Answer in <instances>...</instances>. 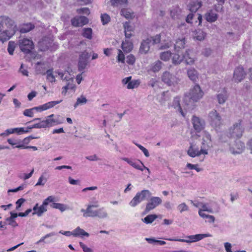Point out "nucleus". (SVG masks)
Returning <instances> with one entry per match:
<instances>
[{
	"instance_id": "20e7f679",
	"label": "nucleus",
	"mask_w": 252,
	"mask_h": 252,
	"mask_svg": "<svg viewBox=\"0 0 252 252\" xmlns=\"http://www.w3.org/2000/svg\"><path fill=\"white\" fill-rule=\"evenodd\" d=\"M242 120L239 119L235 123L228 129V133L230 137L240 138L244 131V127L242 125Z\"/></svg>"
},
{
	"instance_id": "9b49d317",
	"label": "nucleus",
	"mask_w": 252,
	"mask_h": 252,
	"mask_svg": "<svg viewBox=\"0 0 252 252\" xmlns=\"http://www.w3.org/2000/svg\"><path fill=\"white\" fill-rule=\"evenodd\" d=\"M188 154L189 156L194 158L199 156L201 154L207 155L208 151L207 149H205L202 146L201 149L199 150L198 148L196 147L194 144L190 143V146L188 150Z\"/></svg>"
},
{
	"instance_id": "a18cd8bd",
	"label": "nucleus",
	"mask_w": 252,
	"mask_h": 252,
	"mask_svg": "<svg viewBox=\"0 0 252 252\" xmlns=\"http://www.w3.org/2000/svg\"><path fill=\"white\" fill-rule=\"evenodd\" d=\"M121 14L126 19L132 18L134 17V13L131 10L128 9H122L121 11Z\"/></svg>"
},
{
	"instance_id": "a211bd4d",
	"label": "nucleus",
	"mask_w": 252,
	"mask_h": 252,
	"mask_svg": "<svg viewBox=\"0 0 252 252\" xmlns=\"http://www.w3.org/2000/svg\"><path fill=\"white\" fill-rule=\"evenodd\" d=\"M36 121H39V122L33 125L32 126L27 127V129L41 128L49 127V122L48 121L47 117L46 118V120L42 121H41L40 118H35L32 120V122H35Z\"/></svg>"
},
{
	"instance_id": "bb28decb",
	"label": "nucleus",
	"mask_w": 252,
	"mask_h": 252,
	"mask_svg": "<svg viewBox=\"0 0 252 252\" xmlns=\"http://www.w3.org/2000/svg\"><path fill=\"white\" fill-rule=\"evenodd\" d=\"M171 107H173L177 111H178L182 116L185 117V114L183 111L180 103V98L176 97L174 98Z\"/></svg>"
},
{
	"instance_id": "864d4df0",
	"label": "nucleus",
	"mask_w": 252,
	"mask_h": 252,
	"mask_svg": "<svg viewBox=\"0 0 252 252\" xmlns=\"http://www.w3.org/2000/svg\"><path fill=\"white\" fill-rule=\"evenodd\" d=\"M15 48V43L14 41H9L8 42L7 51L9 54L11 55L13 54Z\"/></svg>"
},
{
	"instance_id": "a19ab883",
	"label": "nucleus",
	"mask_w": 252,
	"mask_h": 252,
	"mask_svg": "<svg viewBox=\"0 0 252 252\" xmlns=\"http://www.w3.org/2000/svg\"><path fill=\"white\" fill-rule=\"evenodd\" d=\"M186 42H185V37H181L178 38L175 44V49L178 51V50L179 49L184 48L185 47Z\"/></svg>"
},
{
	"instance_id": "13d9d810",
	"label": "nucleus",
	"mask_w": 252,
	"mask_h": 252,
	"mask_svg": "<svg viewBox=\"0 0 252 252\" xmlns=\"http://www.w3.org/2000/svg\"><path fill=\"white\" fill-rule=\"evenodd\" d=\"M47 79L51 83L56 81L55 78L52 73V70L49 69L46 71Z\"/></svg>"
},
{
	"instance_id": "9d476101",
	"label": "nucleus",
	"mask_w": 252,
	"mask_h": 252,
	"mask_svg": "<svg viewBox=\"0 0 252 252\" xmlns=\"http://www.w3.org/2000/svg\"><path fill=\"white\" fill-rule=\"evenodd\" d=\"M209 121L210 125L214 127L219 126L222 122L221 116L216 110H213L209 113Z\"/></svg>"
},
{
	"instance_id": "aec40b11",
	"label": "nucleus",
	"mask_w": 252,
	"mask_h": 252,
	"mask_svg": "<svg viewBox=\"0 0 252 252\" xmlns=\"http://www.w3.org/2000/svg\"><path fill=\"white\" fill-rule=\"evenodd\" d=\"M152 43V38H147L142 41L139 48V53L141 54L148 53L150 50V44Z\"/></svg>"
},
{
	"instance_id": "338daca9",
	"label": "nucleus",
	"mask_w": 252,
	"mask_h": 252,
	"mask_svg": "<svg viewBox=\"0 0 252 252\" xmlns=\"http://www.w3.org/2000/svg\"><path fill=\"white\" fill-rule=\"evenodd\" d=\"M85 158L91 161H98L100 160V158L95 154L87 156Z\"/></svg>"
},
{
	"instance_id": "052dcab7",
	"label": "nucleus",
	"mask_w": 252,
	"mask_h": 252,
	"mask_svg": "<svg viewBox=\"0 0 252 252\" xmlns=\"http://www.w3.org/2000/svg\"><path fill=\"white\" fill-rule=\"evenodd\" d=\"M187 167L189 169H195L197 172H199L202 171V169L198 167V164H192L189 163H187Z\"/></svg>"
},
{
	"instance_id": "58836bf2",
	"label": "nucleus",
	"mask_w": 252,
	"mask_h": 252,
	"mask_svg": "<svg viewBox=\"0 0 252 252\" xmlns=\"http://www.w3.org/2000/svg\"><path fill=\"white\" fill-rule=\"evenodd\" d=\"M122 48L125 52L128 53L132 49L133 45L130 41L126 40L125 41L123 42Z\"/></svg>"
},
{
	"instance_id": "69168bd1",
	"label": "nucleus",
	"mask_w": 252,
	"mask_h": 252,
	"mask_svg": "<svg viewBox=\"0 0 252 252\" xmlns=\"http://www.w3.org/2000/svg\"><path fill=\"white\" fill-rule=\"evenodd\" d=\"M125 56L123 52L121 50H118V55L117 57V60L118 62H122L123 63L125 62Z\"/></svg>"
},
{
	"instance_id": "4c0bfd02",
	"label": "nucleus",
	"mask_w": 252,
	"mask_h": 252,
	"mask_svg": "<svg viewBox=\"0 0 252 252\" xmlns=\"http://www.w3.org/2000/svg\"><path fill=\"white\" fill-rule=\"evenodd\" d=\"M50 203L51 204H50V206L51 207L54 209H59L61 212H63L68 208L66 205L62 203H56L55 201Z\"/></svg>"
},
{
	"instance_id": "6ab92c4d",
	"label": "nucleus",
	"mask_w": 252,
	"mask_h": 252,
	"mask_svg": "<svg viewBox=\"0 0 252 252\" xmlns=\"http://www.w3.org/2000/svg\"><path fill=\"white\" fill-rule=\"evenodd\" d=\"M53 44V41L47 37L43 38L38 43L39 48L42 51H45L49 49Z\"/></svg>"
},
{
	"instance_id": "e2e57ef3",
	"label": "nucleus",
	"mask_w": 252,
	"mask_h": 252,
	"mask_svg": "<svg viewBox=\"0 0 252 252\" xmlns=\"http://www.w3.org/2000/svg\"><path fill=\"white\" fill-rule=\"evenodd\" d=\"M157 219H161V216L149 215L144 218L143 220H154Z\"/></svg>"
},
{
	"instance_id": "bf43d9fd",
	"label": "nucleus",
	"mask_w": 252,
	"mask_h": 252,
	"mask_svg": "<svg viewBox=\"0 0 252 252\" xmlns=\"http://www.w3.org/2000/svg\"><path fill=\"white\" fill-rule=\"evenodd\" d=\"M201 209H200L199 211H202L204 212H207L209 213H212L213 210L211 208L209 207L208 205L205 203L202 202V205L201 206Z\"/></svg>"
},
{
	"instance_id": "c9c22d12",
	"label": "nucleus",
	"mask_w": 252,
	"mask_h": 252,
	"mask_svg": "<svg viewBox=\"0 0 252 252\" xmlns=\"http://www.w3.org/2000/svg\"><path fill=\"white\" fill-rule=\"evenodd\" d=\"M56 73L58 74L63 81H65L66 82L74 79L73 77H72L67 71H64L63 72L57 71L56 72Z\"/></svg>"
},
{
	"instance_id": "a878e982",
	"label": "nucleus",
	"mask_w": 252,
	"mask_h": 252,
	"mask_svg": "<svg viewBox=\"0 0 252 252\" xmlns=\"http://www.w3.org/2000/svg\"><path fill=\"white\" fill-rule=\"evenodd\" d=\"M228 97L227 91L223 89L222 91L217 94V99L220 104H224Z\"/></svg>"
},
{
	"instance_id": "5701e85b",
	"label": "nucleus",
	"mask_w": 252,
	"mask_h": 252,
	"mask_svg": "<svg viewBox=\"0 0 252 252\" xmlns=\"http://www.w3.org/2000/svg\"><path fill=\"white\" fill-rule=\"evenodd\" d=\"M211 146V135L207 131L203 132V141L202 146L205 149H207Z\"/></svg>"
},
{
	"instance_id": "de8ad7c7",
	"label": "nucleus",
	"mask_w": 252,
	"mask_h": 252,
	"mask_svg": "<svg viewBox=\"0 0 252 252\" xmlns=\"http://www.w3.org/2000/svg\"><path fill=\"white\" fill-rule=\"evenodd\" d=\"M82 35L84 37L89 39L92 38V30L91 28H84L83 29Z\"/></svg>"
},
{
	"instance_id": "4d7b16f0",
	"label": "nucleus",
	"mask_w": 252,
	"mask_h": 252,
	"mask_svg": "<svg viewBox=\"0 0 252 252\" xmlns=\"http://www.w3.org/2000/svg\"><path fill=\"white\" fill-rule=\"evenodd\" d=\"M139 82L138 80L130 81L127 85V88L128 89H132L138 86Z\"/></svg>"
},
{
	"instance_id": "473e14b6",
	"label": "nucleus",
	"mask_w": 252,
	"mask_h": 252,
	"mask_svg": "<svg viewBox=\"0 0 252 252\" xmlns=\"http://www.w3.org/2000/svg\"><path fill=\"white\" fill-rule=\"evenodd\" d=\"M187 74L189 78L193 82L196 81L198 77V73L193 68H189L188 70Z\"/></svg>"
},
{
	"instance_id": "412c9836",
	"label": "nucleus",
	"mask_w": 252,
	"mask_h": 252,
	"mask_svg": "<svg viewBox=\"0 0 252 252\" xmlns=\"http://www.w3.org/2000/svg\"><path fill=\"white\" fill-rule=\"evenodd\" d=\"M15 29H8L0 32V41L2 42L8 40L14 33Z\"/></svg>"
},
{
	"instance_id": "f257e3e1",
	"label": "nucleus",
	"mask_w": 252,
	"mask_h": 252,
	"mask_svg": "<svg viewBox=\"0 0 252 252\" xmlns=\"http://www.w3.org/2000/svg\"><path fill=\"white\" fill-rule=\"evenodd\" d=\"M204 93L198 85H195L186 94L184 101L189 105V102H195L200 100L203 96Z\"/></svg>"
},
{
	"instance_id": "cd10ccee",
	"label": "nucleus",
	"mask_w": 252,
	"mask_h": 252,
	"mask_svg": "<svg viewBox=\"0 0 252 252\" xmlns=\"http://www.w3.org/2000/svg\"><path fill=\"white\" fill-rule=\"evenodd\" d=\"M201 1L196 0L190 2L188 7L191 12L195 13L201 6Z\"/></svg>"
},
{
	"instance_id": "37998d69",
	"label": "nucleus",
	"mask_w": 252,
	"mask_h": 252,
	"mask_svg": "<svg viewBox=\"0 0 252 252\" xmlns=\"http://www.w3.org/2000/svg\"><path fill=\"white\" fill-rule=\"evenodd\" d=\"M189 50L186 51L184 55V59L187 64H192L194 63V60L193 58L190 56Z\"/></svg>"
},
{
	"instance_id": "423d86ee",
	"label": "nucleus",
	"mask_w": 252,
	"mask_h": 252,
	"mask_svg": "<svg viewBox=\"0 0 252 252\" xmlns=\"http://www.w3.org/2000/svg\"><path fill=\"white\" fill-rule=\"evenodd\" d=\"M212 235L209 233L206 234H198L195 235L187 236L186 237V239H167L171 241H180L182 242H186L188 243H194L198 242L202 240L204 238L211 237Z\"/></svg>"
},
{
	"instance_id": "7ed1b4c3",
	"label": "nucleus",
	"mask_w": 252,
	"mask_h": 252,
	"mask_svg": "<svg viewBox=\"0 0 252 252\" xmlns=\"http://www.w3.org/2000/svg\"><path fill=\"white\" fill-rule=\"evenodd\" d=\"M55 201H56V197L54 196L51 195L44 200L41 205L39 206L38 204L36 203L32 209L33 211L32 215H37L39 217L41 216L44 213L47 211V206L50 202H54Z\"/></svg>"
},
{
	"instance_id": "393cba45",
	"label": "nucleus",
	"mask_w": 252,
	"mask_h": 252,
	"mask_svg": "<svg viewBox=\"0 0 252 252\" xmlns=\"http://www.w3.org/2000/svg\"><path fill=\"white\" fill-rule=\"evenodd\" d=\"M87 215V217H98L101 219H104L107 216V213L103 208H101L97 210L94 211L90 214Z\"/></svg>"
},
{
	"instance_id": "72a5a7b5",
	"label": "nucleus",
	"mask_w": 252,
	"mask_h": 252,
	"mask_svg": "<svg viewBox=\"0 0 252 252\" xmlns=\"http://www.w3.org/2000/svg\"><path fill=\"white\" fill-rule=\"evenodd\" d=\"M7 141L11 145L15 146L16 148L23 149V147H25V145L22 144L21 140L20 139L9 138Z\"/></svg>"
},
{
	"instance_id": "4468645a",
	"label": "nucleus",
	"mask_w": 252,
	"mask_h": 252,
	"mask_svg": "<svg viewBox=\"0 0 252 252\" xmlns=\"http://www.w3.org/2000/svg\"><path fill=\"white\" fill-rule=\"evenodd\" d=\"M161 202V199L158 197H151L149 202L146 205V207L143 214H146L150 210L154 209L157 206L160 204Z\"/></svg>"
},
{
	"instance_id": "7c9ffc66",
	"label": "nucleus",
	"mask_w": 252,
	"mask_h": 252,
	"mask_svg": "<svg viewBox=\"0 0 252 252\" xmlns=\"http://www.w3.org/2000/svg\"><path fill=\"white\" fill-rule=\"evenodd\" d=\"M206 20L210 23L214 22L218 19L217 14L212 10L207 12L205 15Z\"/></svg>"
},
{
	"instance_id": "ea45409f",
	"label": "nucleus",
	"mask_w": 252,
	"mask_h": 252,
	"mask_svg": "<svg viewBox=\"0 0 252 252\" xmlns=\"http://www.w3.org/2000/svg\"><path fill=\"white\" fill-rule=\"evenodd\" d=\"M47 174L46 172H44L39 178L35 186H44L47 181L48 177H47Z\"/></svg>"
},
{
	"instance_id": "dca6fc26",
	"label": "nucleus",
	"mask_w": 252,
	"mask_h": 252,
	"mask_svg": "<svg viewBox=\"0 0 252 252\" xmlns=\"http://www.w3.org/2000/svg\"><path fill=\"white\" fill-rule=\"evenodd\" d=\"M246 75L244 68L242 66H238L234 71L233 80L236 83L240 82L245 78Z\"/></svg>"
},
{
	"instance_id": "3c124183",
	"label": "nucleus",
	"mask_w": 252,
	"mask_h": 252,
	"mask_svg": "<svg viewBox=\"0 0 252 252\" xmlns=\"http://www.w3.org/2000/svg\"><path fill=\"white\" fill-rule=\"evenodd\" d=\"M87 101V99L86 98L83 96L81 95L80 97H78L77 99V101L76 103L74 105V108H76L79 104H85Z\"/></svg>"
},
{
	"instance_id": "f8f14e48",
	"label": "nucleus",
	"mask_w": 252,
	"mask_h": 252,
	"mask_svg": "<svg viewBox=\"0 0 252 252\" xmlns=\"http://www.w3.org/2000/svg\"><path fill=\"white\" fill-rule=\"evenodd\" d=\"M90 57V55L86 51H84L80 55L78 61V70L80 71H83L88 64V60Z\"/></svg>"
},
{
	"instance_id": "6e6d98bb",
	"label": "nucleus",
	"mask_w": 252,
	"mask_h": 252,
	"mask_svg": "<svg viewBox=\"0 0 252 252\" xmlns=\"http://www.w3.org/2000/svg\"><path fill=\"white\" fill-rule=\"evenodd\" d=\"M177 209L181 213H182L183 212L188 211L189 208L185 203H182L177 206Z\"/></svg>"
},
{
	"instance_id": "6e6552de",
	"label": "nucleus",
	"mask_w": 252,
	"mask_h": 252,
	"mask_svg": "<svg viewBox=\"0 0 252 252\" xmlns=\"http://www.w3.org/2000/svg\"><path fill=\"white\" fill-rule=\"evenodd\" d=\"M151 196V193L148 190H143L136 193V195L129 202V205L131 207H135L141 201L147 199Z\"/></svg>"
},
{
	"instance_id": "c85d7f7f",
	"label": "nucleus",
	"mask_w": 252,
	"mask_h": 252,
	"mask_svg": "<svg viewBox=\"0 0 252 252\" xmlns=\"http://www.w3.org/2000/svg\"><path fill=\"white\" fill-rule=\"evenodd\" d=\"M66 84L65 86L63 87L62 88V94L65 95L68 90H73L75 91V85L74 84V79L71 80L69 81L66 82Z\"/></svg>"
},
{
	"instance_id": "1a4fd4ad",
	"label": "nucleus",
	"mask_w": 252,
	"mask_h": 252,
	"mask_svg": "<svg viewBox=\"0 0 252 252\" xmlns=\"http://www.w3.org/2000/svg\"><path fill=\"white\" fill-rule=\"evenodd\" d=\"M18 45L21 51L25 54L30 53L34 47L32 41L26 38H20Z\"/></svg>"
},
{
	"instance_id": "b1692460",
	"label": "nucleus",
	"mask_w": 252,
	"mask_h": 252,
	"mask_svg": "<svg viewBox=\"0 0 252 252\" xmlns=\"http://www.w3.org/2000/svg\"><path fill=\"white\" fill-rule=\"evenodd\" d=\"M54 116V114H51L47 117L49 122V127L62 124L63 122V119L61 118L60 116H58L55 119L53 118Z\"/></svg>"
},
{
	"instance_id": "c756f323",
	"label": "nucleus",
	"mask_w": 252,
	"mask_h": 252,
	"mask_svg": "<svg viewBox=\"0 0 252 252\" xmlns=\"http://www.w3.org/2000/svg\"><path fill=\"white\" fill-rule=\"evenodd\" d=\"M124 28L126 37L127 38H130L132 36L131 32L134 30L133 26L130 24L129 22H126L124 24Z\"/></svg>"
},
{
	"instance_id": "e433bc0d",
	"label": "nucleus",
	"mask_w": 252,
	"mask_h": 252,
	"mask_svg": "<svg viewBox=\"0 0 252 252\" xmlns=\"http://www.w3.org/2000/svg\"><path fill=\"white\" fill-rule=\"evenodd\" d=\"M56 235L55 232H51L49 234H46L44 236L42 237L37 242L36 244H39L42 242H44L45 243H50L53 242L55 241V239L51 238L50 240L45 241L47 238L49 237H51L52 236H55Z\"/></svg>"
},
{
	"instance_id": "8fccbe9b",
	"label": "nucleus",
	"mask_w": 252,
	"mask_h": 252,
	"mask_svg": "<svg viewBox=\"0 0 252 252\" xmlns=\"http://www.w3.org/2000/svg\"><path fill=\"white\" fill-rule=\"evenodd\" d=\"M198 214H199V215L203 219H208V220H215V218L214 216L206 214L204 211H199Z\"/></svg>"
},
{
	"instance_id": "603ef678",
	"label": "nucleus",
	"mask_w": 252,
	"mask_h": 252,
	"mask_svg": "<svg viewBox=\"0 0 252 252\" xmlns=\"http://www.w3.org/2000/svg\"><path fill=\"white\" fill-rule=\"evenodd\" d=\"M180 12V10L178 8H174L170 11V15L171 17L174 19L179 18V15Z\"/></svg>"
},
{
	"instance_id": "2eb2a0df",
	"label": "nucleus",
	"mask_w": 252,
	"mask_h": 252,
	"mask_svg": "<svg viewBox=\"0 0 252 252\" xmlns=\"http://www.w3.org/2000/svg\"><path fill=\"white\" fill-rule=\"evenodd\" d=\"M99 206V202L95 197H92L91 199L90 203L88 205L87 209H82L81 210V212L83 213L84 217H87V214H89L94 211L92 210V208H98Z\"/></svg>"
},
{
	"instance_id": "680f3d73",
	"label": "nucleus",
	"mask_w": 252,
	"mask_h": 252,
	"mask_svg": "<svg viewBox=\"0 0 252 252\" xmlns=\"http://www.w3.org/2000/svg\"><path fill=\"white\" fill-rule=\"evenodd\" d=\"M101 20L103 25H105L109 23L110 20V17L106 14H102L101 16Z\"/></svg>"
},
{
	"instance_id": "49530a36",
	"label": "nucleus",
	"mask_w": 252,
	"mask_h": 252,
	"mask_svg": "<svg viewBox=\"0 0 252 252\" xmlns=\"http://www.w3.org/2000/svg\"><path fill=\"white\" fill-rule=\"evenodd\" d=\"M162 63L159 61H157L151 65V70L154 72H158L162 67Z\"/></svg>"
},
{
	"instance_id": "5fc2aeb1",
	"label": "nucleus",
	"mask_w": 252,
	"mask_h": 252,
	"mask_svg": "<svg viewBox=\"0 0 252 252\" xmlns=\"http://www.w3.org/2000/svg\"><path fill=\"white\" fill-rule=\"evenodd\" d=\"M127 0H111V4L113 6H118L126 4L127 3Z\"/></svg>"
},
{
	"instance_id": "2f4dec72",
	"label": "nucleus",
	"mask_w": 252,
	"mask_h": 252,
	"mask_svg": "<svg viewBox=\"0 0 252 252\" xmlns=\"http://www.w3.org/2000/svg\"><path fill=\"white\" fill-rule=\"evenodd\" d=\"M89 236V234L79 227H77L74 230V237L83 238L84 237H88Z\"/></svg>"
},
{
	"instance_id": "79ce46f5",
	"label": "nucleus",
	"mask_w": 252,
	"mask_h": 252,
	"mask_svg": "<svg viewBox=\"0 0 252 252\" xmlns=\"http://www.w3.org/2000/svg\"><path fill=\"white\" fill-rule=\"evenodd\" d=\"M184 60V55L181 56L179 53L174 54L172 58V63L175 64H179Z\"/></svg>"
},
{
	"instance_id": "0eeeda50",
	"label": "nucleus",
	"mask_w": 252,
	"mask_h": 252,
	"mask_svg": "<svg viewBox=\"0 0 252 252\" xmlns=\"http://www.w3.org/2000/svg\"><path fill=\"white\" fill-rule=\"evenodd\" d=\"M245 149V143L239 139L232 141L229 144V150L232 155L241 154Z\"/></svg>"
},
{
	"instance_id": "774afa93",
	"label": "nucleus",
	"mask_w": 252,
	"mask_h": 252,
	"mask_svg": "<svg viewBox=\"0 0 252 252\" xmlns=\"http://www.w3.org/2000/svg\"><path fill=\"white\" fill-rule=\"evenodd\" d=\"M79 245L84 252H93V250L85 245L83 242H79Z\"/></svg>"
},
{
	"instance_id": "09e8293b",
	"label": "nucleus",
	"mask_w": 252,
	"mask_h": 252,
	"mask_svg": "<svg viewBox=\"0 0 252 252\" xmlns=\"http://www.w3.org/2000/svg\"><path fill=\"white\" fill-rule=\"evenodd\" d=\"M171 57V53L170 51L161 52L160 54V59L165 62L169 60Z\"/></svg>"
},
{
	"instance_id": "39448f33",
	"label": "nucleus",
	"mask_w": 252,
	"mask_h": 252,
	"mask_svg": "<svg viewBox=\"0 0 252 252\" xmlns=\"http://www.w3.org/2000/svg\"><path fill=\"white\" fill-rule=\"evenodd\" d=\"M161 80L168 86L172 88H176L180 81V79L169 71L163 73Z\"/></svg>"
},
{
	"instance_id": "0e129e2a",
	"label": "nucleus",
	"mask_w": 252,
	"mask_h": 252,
	"mask_svg": "<svg viewBox=\"0 0 252 252\" xmlns=\"http://www.w3.org/2000/svg\"><path fill=\"white\" fill-rule=\"evenodd\" d=\"M135 58L134 56L130 54L126 57V63L129 64H133L135 63Z\"/></svg>"
},
{
	"instance_id": "f03ea898",
	"label": "nucleus",
	"mask_w": 252,
	"mask_h": 252,
	"mask_svg": "<svg viewBox=\"0 0 252 252\" xmlns=\"http://www.w3.org/2000/svg\"><path fill=\"white\" fill-rule=\"evenodd\" d=\"M62 101V100H60L59 101H52L49 102H47L42 105L39 106L38 107H35L32 109H26L24 112L23 114L25 116L32 117L33 116V111L34 110H36L38 111H42L44 110H47L48 109L51 108L53 107L57 104L60 103Z\"/></svg>"
},
{
	"instance_id": "ddd939ff",
	"label": "nucleus",
	"mask_w": 252,
	"mask_h": 252,
	"mask_svg": "<svg viewBox=\"0 0 252 252\" xmlns=\"http://www.w3.org/2000/svg\"><path fill=\"white\" fill-rule=\"evenodd\" d=\"M8 29H15L13 21L10 18L2 16L0 17V32Z\"/></svg>"
},
{
	"instance_id": "4be33fe9",
	"label": "nucleus",
	"mask_w": 252,
	"mask_h": 252,
	"mask_svg": "<svg viewBox=\"0 0 252 252\" xmlns=\"http://www.w3.org/2000/svg\"><path fill=\"white\" fill-rule=\"evenodd\" d=\"M88 23V19L85 16L76 17L71 20V24L75 27H81Z\"/></svg>"
},
{
	"instance_id": "f704fd0d",
	"label": "nucleus",
	"mask_w": 252,
	"mask_h": 252,
	"mask_svg": "<svg viewBox=\"0 0 252 252\" xmlns=\"http://www.w3.org/2000/svg\"><path fill=\"white\" fill-rule=\"evenodd\" d=\"M206 33L201 29H198L194 32V38L198 41H202L204 39Z\"/></svg>"
},
{
	"instance_id": "f3484780",
	"label": "nucleus",
	"mask_w": 252,
	"mask_h": 252,
	"mask_svg": "<svg viewBox=\"0 0 252 252\" xmlns=\"http://www.w3.org/2000/svg\"><path fill=\"white\" fill-rule=\"evenodd\" d=\"M194 130L199 132L201 131L204 127L205 122L203 120L200 119L197 117L193 116L191 120Z\"/></svg>"
},
{
	"instance_id": "c03bdc74",
	"label": "nucleus",
	"mask_w": 252,
	"mask_h": 252,
	"mask_svg": "<svg viewBox=\"0 0 252 252\" xmlns=\"http://www.w3.org/2000/svg\"><path fill=\"white\" fill-rule=\"evenodd\" d=\"M34 28V25H32L31 23H28L24 25L20 28V32L21 33H26L32 30Z\"/></svg>"
}]
</instances>
